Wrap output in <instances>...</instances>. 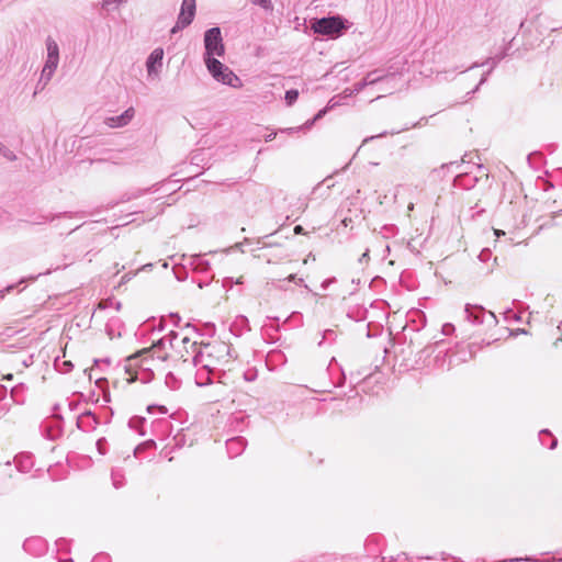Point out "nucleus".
I'll return each instance as SVG.
<instances>
[{
	"instance_id": "052dcab7",
	"label": "nucleus",
	"mask_w": 562,
	"mask_h": 562,
	"mask_svg": "<svg viewBox=\"0 0 562 562\" xmlns=\"http://www.w3.org/2000/svg\"><path fill=\"white\" fill-rule=\"evenodd\" d=\"M446 74H447L446 71L445 72H437V76H436L437 80H440V76L446 75Z\"/></svg>"
},
{
	"instance_id": "e2e57ef3",
	"label": "nucleus",
	"mask_w": 562,
	"mask_h": 562,
	"mask_svg": "<svg viewBox=\"0 0 562 562\" xmlns=\"http://www.w3.org/2000/svg\"><path fill=\"white\" fill-rule=\"evenodd\" d=\"M160 411L161 413H167V409L164 406L160 407Z\"/></svg>"
},
{
	"instance_id": "7ed1b4c3",
	"label": "nucleus",
	"mask_w": 562,
	"mask_h": 562,
	"mask_svg": "<svg viewBox=\"0 0 562 562\" xmlns=\"http://www.w3.org/2000/svg\"><path fill=\"white\" fill-rule=\"evenodd\" d=\"M314 33L330 37H338L347 29L346 20L340 15L315 19L311 23Z\"/></svg>"
},
{
	"instance_id": "bf43d9fd",
	"label": "nucleus",
	"mask_w": 562,
	"mask_h": 562,
	"mask_svg": "<svg viewBox=\"0 0 562 562\" xmlns=\"http://www.w3.org/2000/svg\"><path fill=\"white\" fill-rule=\"evenodd\" d=\"M102 439L98 440L97 445H98V448L99 450H101V448H103V445H102Z\"/></svg>"
},
{
	"instance_id": "20e7f679",
	"label": "nucleus",
	"mask_w": 562,
	"mask_h": 562,
	"mask_svg": "<svg viewBox=\"0 0 562 562\" xmlns=\"http://www.w3.org/2000/svg\"><path fill=\"white\" fill-rule=\"evenodd\" d=\"M205 66L216 81L233 88H240L243 86L240 78L218 59H209V63L205 64Z\"/></svg>"
},
{
	"instance_id": "b1692460",
	"label": "nucleus",
	"mask_w": 562,
	"mask_h": 562,
	"mask_svg": "<svg viewBox=\"0 0 562 562\" xmlns=\"http://www.w3.org/2000/svg\"><path fill=\"white\" fill-rule=\"evenodd\" d=\"M165 384L170 389V390H177L180 387V380L171 372L167 373L166 376H165Z\"/></svg>"
},
{
	"instance_id": "e433bc0d",
	"label": "nucleus",
	"mask_w": 562,
	"mask_h": 562,
	"mask_svg": "<svg viewBox=\"0 0 562 562\" xmlns=\"http://www.w3.org/2000/svg\"><path fill=\"white\" fill-rule=\"evenodd\" d=\"M335 282H336V278H334V277L333 278H328V279L323 281L321 286H322L323 290H326L330 284H333Z\"/></svg>"
},
{
	"instance_id": "473e14b6",
	"label": "nucleus",
	"mask_w": 562,
	"mask_h": 562,
	"mask_svg": "<svg viewBox=\"0 0 562 562\" xmlns=\"http://www.w3.org/2000/svg\"><path fill=\"white\" fill-rule=\"evenodd\" d=\"M91 562H111L110 557L105 553L97 554Z\"/></svg>"
},
{
	"instance_id": "c03bdc74",
	"label": "nucleus",
	"mask_w": 562,
	"mask_h": 562,
	"mask_svg": "<svg viewBox=\"0 0 562 562\" xmlns=\"http://www.w3.org/2000/svg\"><path fill=\"white\" fill-rule=\"evenodd\" d=\"M428 122L427 117H422L417 123L413 124L412 127H419Z\"/></svg>"
},
{
	"instance_id": "09e8293b",
	"label": "nucleus",
	"mask_w": 562,
	"mask_h": 562,
	"mask_svg": "<svg viewBox=\"0 0 562 562\" xmlns=\"http://www.w3.org/2000/svg\"><path fill=\"white\" fill-rule=\"evenodd\" d=\"M386 133H381L379 134L376 137H382V136H385ZM375 136H371V137H367L364 138L363 143H368L369 140L373 139Z\"/></svg>"
},
{
	"instance_id": "9d476101",
	"label": "nucleus",
	"mask_w": 562,
	"mask_h": 562,
	"mask_svg": "<svg viewBox=\"0 0 562 562\" xmlns=\"http://www.w3.org/2000/svg\"><path fill=\"white\" fill-rule=\"evenodd\" d=\"M195 0H182L180 12L178 18L180 20V26H189L195 15Z\"/></svg>"
},
{
	"instance_id": "5fc2aeb1",
	"label": "nucleus",
	"mask_w": 562,
	"mask_h": 562,
	"mask_svg": "<svg viewBox=\"0 0 562 562\" xmlns=\"http://www.w3.org/2000/svg\"><path fill=\"white\" fill-rule=\"evenodd\" d=\"M367 85H363V80L357 83V90H362Z\"/></svg>"
},
{
	"instance_id": "9b49d317",
	"label": "nucleus",
	"mask_w": 562,
	"mask_h": 562,
	"mask_svg": "<svg viewBox=\"0 0 562 562\" xmlns=\"http://www.w3.org/2000/svg\"><path fill=\"white\" fill-rule=\"evenodd\" d=\"M98 425V418L90 411L83 412L77 418V427L82 431H92L97 428Z\"/></svg>"
},
{
	"instance_id": "a211bd4d",
	"label": "nucleus",
	"mask_w": 562,
	"mask_h": 562,
	"mask_svg": "<svg viewBox=\"0 0 562 562\" xmlns=\"http://www.w3.org/2000/svg\"><path fill=\"white\" fill-rule=\"evenodd\" d=\"M124 325L117 317L110 318L105 326V331L110 339L119 338L122 336Z\"/></svg>"
},
{
	"instance_id": "864d4df0",
	"label": "nucleus",
	"mask_w": 562,
	"mask_h": 562,
	"mask_svg": "<svg viewBox=\"0 0 562 562\" xmlns=\"http://www.w3.org/2000/svg\"><path fill=\"white\" fill-rule=\"evenodd\" d=\"M302 232H303V227L302 226L297 225V226L294 227V233L295 234H301Z\"/></svg>"
},
{
	"instance_id": "aec40b11",
	"label": "nucleus",
	"mask_w": 562,
	"mask_h": 562,
	"mask_svg": "<svg viewBox=\"0 0 562 562\" xmlns=\"http://www.w3.org/2000/svg\"><path fill=\"white\" fill-rule=\"evenodd\" d=\"M189 265L198 272H206L210 268L209 261L203 259L200 255L190 257Z\"/></svg>"
},
{
	"instance_id": "c85d7f7f",
	"label": "nucleus",
	"mask_w": 562,
	"mask_h": 562,
	"mask_svg": "<svg viewBox=\"0 0 562 562\" xmlns=\"http://www.w3.org/2000/svg\"><path fill=\"white\" fill-rule=\"evenodd\" d=\"M0 155L10 161L16 160V155L11 149H9L7 146L2 147Z\"/></svg>"
},
{
	"instance_id": "7c9ffc66",
	"label": "nucleus",
	"mask_w": 562,
	"mask_h": 562,
	"mask_svg": "<svg viewBox=\"0 0 562 562\" xmlns=\"http://www.w3.org/2000/svg\"><path fill=\"white\" fill-rule=\"evenodd\" d=\"M492 256V252L488 248H484L481 250L480 255H479V259L483 262H486L490 260Z\"/></svg>"
},
{
	"instance_id": "393cba45",
	"label": "nucleus",
	"mask_w": 562,
	"mask_h": 562,
	"mask_svg": "<svg viewBox=\"0 0 562 562\" xmlns=\"http://www.w3.org/2000/svg\"><path fill=\"white\" fill-rule=\"evenodd\" d=\"M198 368L196 370V374H195V380H196V384L198 385H206L209 383H211V374H206V373H201L202 371V367L201 366H195Z\"/></svg>"
},
{
	"instance_id": "4be33fe9",
	"label": "nucleus",
	"mask_w": 562,
	"mask_h": 562,
	"mask_svg": "<svg viewBox=\"0 0 562 562\" xmlns=\"http://www.w3.org/2000/svg\"><path fill=\"white\" fill-rule=\"evenodd\" d=\"M540 440L541 443L547 446L550 450H553L558 445L557 438H554L547 429L540 431Z\"/></svg>"
},
{
	"instance_id": "49530a36",
	"label": "nucleus",
	"mask_w": 562,
	"mask_h": 562,
	"mask_svg": "<svg viewBox=\"0 0 562 562\" xmlns=\"http://www.w3.org/2000/svg\"><path fill=\"white\" fill-rule=\"evenodd\" d=\"M63 366H64V371H65V372L70 371V370H71V368H72V364H71V362H70V361H64V362H63Z\"/></svg>"
},
{
	"instance_id": "c9c22d12",
	"label": "nucleus",
	"mask_w": 562,
	"mask_h": 562,
	"mask_svg": "<svg viewBox=\"0 0 562 562\" xmlns=\"http://www.w3.org/2000/svg\"><path fill=\"white\" fill-rule=\"evenodd\" d=\"M491 70H488L486 74H484L479 82V85L471 91V93H474L479 90L480 86H482L486 79H487V76L490 75Z\"/></svg>"
},
{
	"instance_id": "a19ab883",
	"label": "nucleus",
	"mask_w": 562,
	"mask_h": 562,
	"mask_svg": "<svg viewBox=\"0 0 562 562\" xmlns=\"http://www.w3.org/2000/svg\"><path fill=\"white\" fill-rule=\"evenodd\" d=\"M233 284H234V279H233V278H231V277L225 278V279L223 280V286H224V288H229V289H232Z\"/></svg>"
},
{
	"instance_id": "2eb2a0df",
	"label": "nucleus",
	"mask_w": 562,
	"mask_h": 562,
	"mask_svg": "<svg viewBox=\"0 0 562 562\" xmlns=\"http://www.w3.org/2000/svg\"><path fill=\"white\" fill-rule=\"evenodd\" d=\"M247 446V440L244 437H234L226 441L227 453L231 458L239 456Z\"/></svg>"
},
{
	"instance_id": "4d7b16f0",
	"label": "nucleus",
	"mask_w": 562,
	"mask_h": 562,
	"mask_svg": "<svg viewBox=\"0 0 562 562\" xmlns=\"http://www.w3.org/2000/svg\"><path fill=\"white\" fill-rule=\"evenodd\" d=\"M301 127H297V128H286V130H282V132H289V133H293L297 130H300Z\"/></svg>"
},
{
	"instance_id": "bb28decb",
	"label": "nucleus",
	"mask_w": 562,
	"mask_h": 562,
	"mask_svg": "<svg viewBox=\"0 0 562 562\" xmlns=\"http://www.w3.org/2000/svg\"><path fill=\"white\" fill-rule=\"evenodd\" d=\"M112 483L115 488H120L121 486H123L124 485L123 474L120 473L119 471H113L112 472Z\"/></svg>"
},
{
	"instance_id": "2f4dec72",
	"label": "nucleus",
	"mask_w": 562,
	"mask_h": 562,
	"mask_svg": "<svg viewBox=\"0 0 562 562\" xmlns=\"http://www.w3.org/2000/svg\"><path fill=\"white\" fill-rule=\"evenodd\" d=\"M325 113H326V109H323V110L318 111V113L313 117V120L307 121L305 123V126L306 127H311L317 120L322 119Z\"/></svg>"
},
{
	"instance_id": "cd10ccee",
	"label": "nucleus",
	"mask_w": 562,
	"mask_h": 562,
	"mask_svg": "<svg viewBox=\"0 0 562 562\" xmlns=\"http://www.w3.org/2000/svg\"><path fill=\"white\" fill-rule=\"evenodd\" d=\"M299 98V91L295 89L288 90L285 92V102L288 105H292Z\"/></svg>"
},
{
	"instance_id": "603ef678",
	"label": "nucleus",
	"mask_w": 562,
	"mask_h": 562,
	"mask_svg": "<svg viewBox=\"0 0 562 562\" xmlns=\"http://www.w3.org/2000/svg\"><path fill=\"white\" fill-rule=\"evenodd\" d=\"M368 257H369V250H367L366 252L362 254V256L360 257L359 261L362 262Z\"/></svg>"
},
{
	"instance_id": "ddd939ff",
	"label": "nucleus",
	"mask_w": 562,
	"mask_h": 562,
	"mask_svg": "<svg viewBox=\"0 0 562 562\" xmlns=\"http://www.w3.org/2000/svg\"><path fill=\"white\" fill-rule=\"evenodd\" d=\"M23 549L30 554L42 555L46 551V541L43 538H29L23 543Z\"/></svg>"
},
{
	"instance_id": "37998d69",
	"label": "nucleus",
	"mask_w": 562,
	"mask_h": 562,
	"mask_svg": "<svg viewBox=\"0 0 562 562\" xmlns=\"http://www.w3.org/2000/svg\"><path fill=\"white\" fill-rule=\"evenodd\" d=\"M15 288L14 284L8 285L4 290H0V297H3L5 293L11 292Z\"/></svg>"
},
{
	"instance_id": "13d9d810",
	"label": "nucleus",
	"mask_w": 562,
	"mask_h": 562,
	"mask_svg": "<svg viewBox=\"0 0 562 562\" xmlns=\"http://www.w3.org/2000/svg\"><path fill=\"white\" fill-rule=\"evenodd\" d=\"M102 439L98 440L97 445H98V448L99 450H101V448H103V445H102Z\"/></svg>"
},
{
	"instance_id": "6ab92c4d",
	"label": "nucleus",
	"mask_w": 562,
	"mask_h": 562,
	"mask_svg": "<svg viewBox=\"0 0 562 562\" xmlns=\"http://www.w3.org/2000/svg\"><path fill=\"white\" fill-rule=\"evenodd\" d=\"M25 392H26V386L23 384V383H20L15 386H13L10 391V396H11V400L15 403V404H23L25 402Z\"/></svg>"
},
{
	"instance_id": "0e129e2a",
	"label": "nucleus",
	"mask_w": 562,
	"mask_h": 562,
	"mask_svg": "<svg viewBox=\"0 0 562 562\" xmlns=\"http://www.w3.org/2000/svg\"><path fill=\"white\" fill-rule=\"evenodd\" d=\"M5 379L11 380V379H12V374H8V375L5 376Z\"/></svg>"
},
{
	"instance_id": "680f3d73",
	"label": "nucleus",
	"mask_w": 562,
	"mask_h": 562,
	"mask_svg": "<svg viewBox=\"0 0 562 562\" xmlns=\"http://www.w3.org/2000/svg\"><path fill=\"white\" fill-rule=\"evenodd\" d=\"M480 65L477 63H474L472 66H470L469 68H474V67H479Z\"/></svg>"
},
{
	"instance_id": "58836bf2",
	"label": "nucleus",
	"mask_w": 562,
	"mask_h": 562,
	"mask_svg": "<svg viewBox=\"0 0 562 562\" xmlns=\"http://www.w3.org/2000/svg\"><path fill=\"white\" fill-rule=\"evenodd\" d=\"M288 281L290 282H295L297 284H303L304 280L302 278H296V274H290L288 278H286Z\"/></svg>"
},
{
	"instance_id": "4c0bfd02",
	"label": "nucleus",
	"mask_w": 562,
	"mask_h": 562,
	"mask_svg": "<svg viewBox=\"0 0 562 562\" xmlns=\"http://www.w3.org/2000/svg\"><path fill=\"white\" fill-rule=\"evenodd\" d=\"M180 321H181V318H180L178 315H173V314H171V315L169 316V322H170L173 326H176V327H179Z\"/></svg>"
},
{
	"instance_id": "f03ea898",
	"label": "nucleus",
	"mask_w": 562,
	"mask_h": 562,
	"mask_svg": "<svg viewBox=\"0 0 562 562\" xmlns=\"http://www.w3.org/2000/svg\"><path fill=\"white\" fill-rule=\"evenodd\" d=\"M179 338H181V330H170L166 336L154 342L150 348H144L135 355L127 357L126 369L128 370L138 357L149 353H157V360L165 361L168 357V353L166 352L167 345L170 347V349L176 350L177 353L183 359V361H188V358H186V355L182 352Z\"/></svg>"
},
{
	"instance_id": "423d86ee",
	"label": "nucleus",
	"mask_w": 562,
	"mask_h": 562,
	"mask_svg": "<svg viewBox=\"0 0 562 562\" xmlns=\"http://www.w3.org/2000/svg\"><path fill=\"white\" fill-rule=\"evenodd\" d=\"M155 357L157 358V353H149L145 356L138 357L134 362L133 366L127 370V358L125 359L124 370L130 375L127 378L128 382H133L135 380H140L142 382L146 383L151 380L153 378V369L147 366V362L149 361V358L151 360H155Z\"/></svg>"
},
{
	"instance_id": "6e6552de",
	"label": "nucleus",
	"mask_w": 562,
	"mask_h": 562,
	"mask_svg": "<svg viewBox=\"0 0 562 562\" xmlns=\"http://www.w3.org/2000/svg\"><path fill=\"white\" fill-rule=\"evenodd\" d=\"M164 49L161 47L155 48L146 59L147 78L150 80H158L162 68Z\"/></svg>"
},
{
	"instance_id": "5701e85b",
	"label": "nucleus",
	"mask_w": 562,
	"mask_h": 562,
	"mask_svg": "<svg viewBox=\"0 0 562 562\" xmlns=\"http://www.w3.org/2000/svg\"><path fill=\"white\" fill-rule=\"evenodd\" d=\"M394 78V75H391V76H386L385 79H393ZM382 79H384V77L382 75H380V72L378 70H373L369 74H367V76L363 78V85H375L376 82L381 81Z\"/></svg>"
},
{
	"instance_id": "412c9836",
	"label": "nucleus",
	"mask_w": 562,
	"mask_h": 562,
	"mask_svg": "<svg viewBox=\"0 0 562 562\" xmlns=\"http://www.w3.org/2000/svg\"><path fill=\"white\" fill-rule=\"evenodd\" d=\"M477 181V178H471L467 173L460 172L454 177L456 187L471 188Z\"/></svg>"
},
{
	"instance_id": "6e6d98bb",
	"label": "nucleus",
	"mask_w": 562,
	"mask_h": 562,
	"mask_svg": "<svg viewBox=\"0 0 562 562\" xmlns=\"http://www.w3.org/2000/svg\"><path fill=\"white\" fill-rule=\"evenodd\" d=\"M243 283H244L243 277H239L237 280L234 281V284H243Z\"/></svg>"
},
{
	"instance_id": "0eeeda50",
	"label": "nucleus",
	"mask_w": 562,
	"mask_h": 562,
	"mask_svg": "<svg viewBox=\"0 0 562 562\" xmlns=\"http://www.w3.org/2000/svg\"><path fill=\"white\" fill-rule=\"evenodd\" d=\"M467 319L474 325L486 324L487 326H496L497 318L493 312L486 311L480 305H465Z\"/></svg>"
},
{
	"instance_id": "ea45409f",
	"label": "nucleus",
	"mask_w": 562,
	"mask_h": 562,
	"mask_svg": "<svg viewBox=\"0 0 562 562\" xmlns=\"http://www.w3.org/2000/svg\"><path fill=\"white\" fill-rule=\"evenodd\" d=\"M460 167H461V165H460V164H458V162H456V161H451V162H449V164H445V165H442V166H441V169H442V170H443V169H446V168H447V169H450V168L459 169Z\"/></svg>"
},
{
	"instance_id": "1a4fd4ad",
	"label": "nucleus",
	"mask_w": 562,
	"mask_h": 562,
	"mask_svg": "<svg viewBox=\"0 0 562 562\" xmlns=\"http://www.w3.org/2000/svg\"><path fill=\"white\" fill-rule=\"evenodd\" d=\"M194 330H195V328L189 323H187L181 328V338H180L181 349H182V352L186 355V358H188V359H189V356L192 355V357H193L194 353H196V351L199 350L198 342L192 340L190 337V334L193 333Z\"/></svg>"
},
{
	"instance_id": "79ce46f5",
	"label": "nucleus",
	"mask_w": 562,
	"mask_h": 562,
	"mask_svg": "<svg viewBox=\"0 0 562 562\" xmlns=\"http://www.w3.org/2000/svg\"><path fill=\"white\" fill-rule=\"evenodd\" d=\"M186 26H180V20L178 19L177 20V23L176 25L171 29V34H176L177 32H179L180 30L184 29Z\"/></svg>"
},
{
	"instance_id": "f3484780",
	"label": "nucleus",
	"mask_w": 562,
	"mask_h": 562,
	"mask_svg": "<svg viewBox=\"0 0 562 562\" xmlns=\"http://www.w3.org/2000/svg\"><path fill=\"white\" fill-rule=\"evenodd\" d=\"M14 463L20 472L26 473L34 465L33 456L26 452L20 453L15 456Z\"/></svg>"
},
{
	"instance_id": "f257e3e1",
	"label": "nucleus",
	"mask_w": 562,
	"mask_h": 562,
	"mask_svg": "<svg viewBox=\"0 0 562 562\" xmlns=\"http://www.w3.org/2000/svg\"><path fill=\"white\" fill-rule=\"evenodd\" d=\"M231 346L223 341H214L199 346V350L191 358L194 366H201L202 373L214 374L232 359Z\"/></svg>"
},
{
	"instance_id": "a878e982",
	"label": "nucleus",
	"mask_w": 562,
	"mask_h": 562,
	"mask_svg": "<svg viewBox=\"0 0 562 562\" xmlns=\"http://www.w3.org/2000/svg\"><path fill=\"white\" fill-rule=\"evenodd\" d=\"M251 4L262 8L267 12L273 11V4L271 0H249Z\"/></svg>"
},
{
	"instance_id": "c756f323",
	"label": "nucleus",
	"mask_w": 562,
	"mask_h": 562,
	"mask_svg": "<svg viewBox=\"0 0 562 562\" xmlns=\"http://www.w3.org/2000/svg\"><path fill=\"white\" fill-rule=\"evenodd\" d=\"M125 0H102V8L109 10L110 7L117 8Z\"/></svg>"
},
{
	"instance_id": "dca6fc26",
	"label": "nucleus",
	"mask_w": 562,
	"mask_h": 562,
	"mask_svg": "<svg viewBox=\"0 0 562 562\" xmlns=\"http://www.w3.org/2000/svg\"><path fill=\"white\" fill-rule=\"evenodd\" d=\"M45 44H46V50H47V57H46L45 61L58 65V63H59V47H58V44L50 36H48L46 38Z\"/></svg>"
},
{
	"instance_id": "8fccbe9b",
	"label": "nucleus",
	"mask_w": 562,
	"mask_h": 562,
	"mask_svg": "<svg viewBox=\"0 0 562 562\" xmlns=\"http://www.w3.org/2000/svg\"><path fill=\"white\" fill-rule=\"evenodd\" d=\"M5 393H7V387L3 385H0V400L5 395Z\"/></svg>"
},
{
	"instance_id": "f704fd0d",
	"label": "nucleus",
	"mask_w": 562,
	"mask_h": 562,
	"mask_svg": "<svg viewBox=\"0 0 562 562\" xmlns=\"http://www.w3.org/2000/svg\"><path fill=\"white\" fill-rule=\"evenodd\" d=\"M454 331V326L450 323H446L442 325V334L446 336L451 335Z\"/></svg>"
},
{
	"instance_id": "f8f14e48",
	"label": "nucleus",
	"mask_w": 562,
	"mask_h": 562,
	"mask_svg": "<svg viewBox=\"0 0 562 562\" xmlns=\"http://www.w3.org/2000/svg\"><path fill=\"white\" fill-rule=\"evenodd\" d=\"M135 111L133 108H128L122 114L111 116L105 120V124L111 128L123 127L127 125L134 117Z\"/></svg>"
},
{
	"instance_id": "de8ad7c7",
	"label": "nucleus",
	"mask_w": 562,
	"mask_h": 562,
	"mask_svg": "<svg viewBox=\"0 0 562 562\" xmlns=\"http://www.w3.org/2000/svg\"><path fill=\"white\" fill-rule=\"evenodd\" d=\"M494 235L499 238L501 236H504L505 235V232L504 231H501V229H494Z\"/></svg>"
},
{
	"instance_id": "69168bd1",
	"label": "nucleus",
	"mask_w": 562,
	"mask_h": 562,
	"mask_svg": "<svg viewBox=\"0 0 562 562\" xmlns=\"http://www.w3.org/2000/svg\"><path fill=\"white\" fill-rule=\"evenodd\" d=\"M59 562H67V561H59Z\"/></svg>"
},
{
	"instance_id": "a18cd8bd",
	"label": "nucleus",
	"mask_w": 562,
	"mask_h": 562,
	"mask_svg": "<svg viewBox=\"0 0 562 562\" xmlns=\"http://www.w3.org/2000/svg\"><path fill=\"white\" fill-rule=\"evenodd\" d=\"M557 328L561 333V336L554 341V346H558V344L562 341V322H560Z\"/></svg>"
},
{
	"instance_id": "72a5a7b5",
	"label": "nucleus",
	"mask_w": 562,
	"mask_h": 562,
	"mask_svg": "<svg viewBox=\"0 0 562 562\" xmlns=\"http://www.w3.org/2000/svg\"><path fill=\"white\" fill-rule=\"evenodd\" d=\"M506 318H513L515 322H520L521 317L519 314L515 313L513 310H507L505 312Z\"/></svg>"
},
{
	"instance_id": "4468645a",
	"label": "nucleus",
	"mask_w": 562,
	"mask_h": 562,
	"mask_svg": "<svg viewBox=\"0 0 562 562\" xmlns=\"http://www.w3.org/2000/svg\"><path fill=\"white\" fill-rule=\"evenodd\" d=\"M57 67H58V65H56V64H50V63L45 61L44 67L41 72V77L36 83L34 94H36L38 91H42L48 85V82L50 81Z\"/></svg>"
},
{
	"instance_id": "39448f33",
	"label": "nucleus",
	"mask_w": 562,
	"mask_h": 562,
	"mask_svg": "<svg viewBox=\"0 0 562 562\" xmlns=\"http://www.w3.org/2000/svg\"><path fill=\"white\" fill-rule=\"evenodd\" d=\"M204 63L207 64L209 59H216L215 56L222 57L225 54L223 37L221 29L215 26L205 31L204 33Z\"/></svg>"
},
{
	"instance_id": "3c124183",
	"label": "nucleus",
	"mask_w": 562,
	"mask_h": 562,
	"mask_svg": "<svg viewBox=\"0 0 562 562\" xmlns=\"http://www.w3.org/2000/svg\"><path fill=\"white\" fill-rule=\"evenodd\" d=\"M276 137V133H270L266 136V142H271Z\"/></svg>"
}]
</instances>
